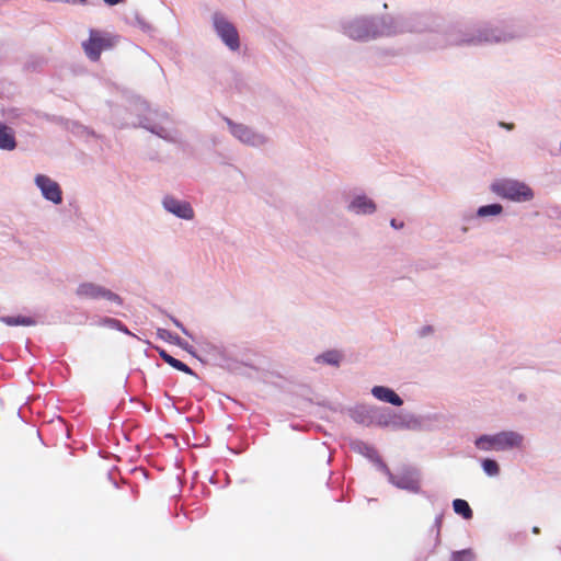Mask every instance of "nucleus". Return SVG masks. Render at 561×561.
<instances>
[{
  "instance_id": "obj_1",
  "label": "nucleus",
  "mask_w": 561,
  "mask_h": 561,
  "mask_svg": "<svg viewBox=\"0 0 561 561\" xmlns=\"http://www.w3.org/2000/svg\"><path fill=\"white\" fill-rule=\"evenodd\" d=\"M440 20L432 13H410L398 15H359L341 22V31L348 38L369 42L380 37L403 34H426L439 32Z\"/></svg>"
},
{
  "instance_id": "obj_2",
  "label": "nucleus",
  "mask_w": 561,
  "mask_h": 561,
  "mask_svg": "<svg viewBox=\"0 0 561 561\" xmlns=\"http://www.w3.org/2000/svg\"><path fill=\"white\" fill-rule=\"evenodd\" d=\"M440 20L439 32H427L433 38V48L444 47L446 45L455 46H479V45H500L519 42L529 36L527 26L516 22L503 23H483L466 30L450 28L445 30L444 22Z\"/></svg>"
},
{
  "instance_id": "obj_3",
  "label": "nucleus",
  "mask_w": 561,
  "mask_h": 561,
  "mask_svg": "<svg viewBox=\"0 0 561 561\" xmlns=\"http://www.w3.org/2000/svg\"><path fill=\"white\" fill-rule=\"evenodd\" d=\"M474 447L483 453L508 451L520 449L524 445V435L517 431H501L494 434H482L473 440Z\"/></svg>"
},
{
  "instance_id": "obj_4",
  "label": "nucleus",
  "mask_w": 561,
  "mask_h": 561,
  "mask_svg": "<svg viewBox=\"0 0 561 561\" xmlns=\"http://www.w3.org/2000/svg\"><path fill=\"white\" fill-rule=\"evenodd\" d=\"M138 125L165 141L176 142L180 139V134L167 112L148 108L147 113L139 118Z\"/></svg>"
},
{
  "instance_id": "obj_5",
  "label": "nucleus",
  "mask_w": 561,
  "mask_h": 561,
  "mask_svg": "<svg viewBox=\"0 0 561 561\" xmlns=\"http://www.w3.org/2000/svg\"><path fill=\"white\" fill-rule=\"evenodd\" d=\"M225 122L227 123L230 135L243 146L263 149L268 147L272 142L266 133L252 126L234 122L228 117L225 118Z\"/></svg>"
},
{
  "instance_id": "obj_6",
  "label": "nucleus",
  "mask_w": 561,
  "mask_h": 561,
  "mask_svg": "<svg viewBox=\"0 0 561 561\" xmlns=\"http://www.w3.org/2000/svg\"><path fill=\"white\" fill-rule=\"evenodd\" d=\"M490 188L499 197L514 203H527L535 197L534 190L527 183L515 179L497 180Z\"/></svg>"
},
{
  "instance_id": "obj_7",
  "label": "nucleus",
  "mask_w": 561,
  "mask_h": 561,
  "mask_svg": "<svg viewBox=\"0 0 561 561\" xmlns=\"http://www.w3.org/2000/svg\"><path fill=\"white\" fill-rule=\"evenodd\" d=\"M379 426L390 427L392 430H421L422 420L408 412H393L389 409L381 408V415L379 417Z\"/></svg>"
},
{
  "instance_id": "obj_8",
  "label": "nucleus",
  "mask_w": 561,
  "mask_h": 561,
  "mask_svg": "<svg viewBox=\"0 0 561 561\" xmlns=\"http://www.w3.org/2000/svg\"><path fill=\"white\" fill-rule=\"evenodd\" d=\"M211 22L217 36L227 48L231 51H238L240 48V36L234 24L219 12L213 14Z\"/></svg>"
},
{
  "instance_id": "obj_9",
  "label": "nucleus",
  "mask_w": 561,
  "mask_h": 561,
  "mask_svg": "<svg viewBox=\"0 0 561 561\" xmlns=\"http://www.w3.org/2000/svg\"><path fill=\"white\" fill-rule=\"evenodd\" d=\"M75 294L81 300L104 299L117 306H121L123 304L122 298L117 294L94 282L80 283L77 286Z\"/></svg>"
},
{
  "instance_id": "obj_10",
  "label": "nucleus",
  "mask_w": 561,
  "mask_h": 561,
  "mask_svg": "<svg viewBox=\"0 0 561 561\" xmlns=\"http://www.w3.org/2000/svg\"><path fill=\"white\" fill-rule=\"evenodd\" d=\"M380 470L388 476L389 482L396 485L397 488L410 492L419 491V474L416 470L404 469L393 474L383 462H380Z\"/></svg>"
},
{
  "instance_id": "obj_11",
  "label": "nucleus",
  "mask_w": 561,
  "mask_h": 561,
  "mask_svg": "<svg viewBox=\"0 0 561 561\" xmlns=\"http://www.w3.org/2000/svg\"><path fill=\"white\" fill-rule=\"evenodd\" d=\"M34 184L45 201L54 205L62 203V190L59 183L49 175L43 173L35 174Z\"/></svg>"
},
{
  "instance_id": "obj_12",
  "label": "nucleus",
  "mask_w": 561,
  "mask_h": 561,
  "mask_svg": "<svg viewBox=\"0 0 561 561\" xmlns=\"http://www.w3.org/2000/svg\"><path fill=\"white\" fill-rule=\"evenodd\" d=\"M346 209L357 216H370L377 211V205L363 192H354L348 196Z\"/></svg>"
},
{
  "instance_id": "obj_13",
  "label": "nucleus",
  "mask_w": 561,
  "mask_h": 561,
  "mask_svg": "<svg viewBox=\"0 0 561 561\" xmlns=\"http://www.w3.org/2000/svg\"><path fill=\"white\" fill-rule=\"evenodd\" d=\"M163 209L183 220H193L195 211L192 205L183 199H179L173 195H165L161 201Z\"/></svg>"
},
{
  "instance_id": "obj_14",
  "label": "nucleus",
  "mask_w": 561,
  "mask_h": 561,
  "mask_svg": "<svg viewBox=\"0 0 561 561\" xmlns=\"http://www.w3.org/2000/svg\"><path fill=\"white\" fill-rule=\"evenodd\" d=\"M351 417L358 424L370 426H379V417L381 408L370 404H357L350 411Z\"/></svg>"
},
{
  "instance_id": "obj_15",
  "label": "nucleus",
  "mask_w": 561,
  "mask_h": 561,
  "mask_svg": "<svg viewBox=\"0 0 561 561\" xmlns=\"http://www.w3.org/2000/svg\"><path fill=\"white\" fill-rule=\"evenodd\" d=\"M111 47L110 38L101 32L91 30L90 37L83 43V49L91 60H98L102 50Z\"/></svg>"
},
{
  "instance_id": "obj_16",
  "label": "nucleus",
  "mask_w": 561,
  "mask_h": 561,
  "mask_svg": "<svg viewBox=\"0 0 561 561\" xmlns=\"http://www.w3.org/2000/svg\"><path fill=\"white\" fill-rule=\"evenodd\" d=\"M371 394L374 398L381 402H387L396 407L403 404V400L400 398V396L396 393L391 388L386 386H374L371 388Z\"/></svg>"
},
{
  "instance_id": "obj_17",
  "label": "nucleus",
  "mask_w": 561,
  "mask_h": 561,
  "mask_svg": "<svg viewBox=\"0 0 561 561\" xmlns=\"http://www.w3.org/2000/svg\"><path fill=\"white\" fill-rule=\"evenodd\" d=\"M351 449L357 454L365 456L369 460L374 461L380 469V462H382V461H381L377 450L371 445H369L363 440L356 439V440L351 442Z\"/></svg>"
},
{
  "instance_id": "obj_18",
  "label": "nucleus",
  "mask_w": 561,
  "mask_h": 561,
  "mask_svg": "<svg viewBox=\"0 0 561 561\" xmlns=\"http://www.w3.org/2000/svg\"><path fill=\"white\" fill-rule=\"evenodd\" d=\"M16 148L15 131L12 127L0 123V149L12 151Z\"/></svg>"
},
{
  "instance_id": "obj_19",
  "label": "nucleus",
  "mask_w": 561,
  "mask_h": 561,
  "mask_svg": "<svg viewBox=\"0 0 561 561\" xmlns=\"http://www.w3.org/2000/svg\"><path fill=\"white\" fill-rule=\"evenodd\" d=\"M158 352H159V355L160 357L165 362L168 363L170 366H172L173 368L180 370V371H183L185 374H188V375H193V370L186 365L184 364L183 362L174 358L173 356H171L170 354H168L162 348H157Z\"/></svg>"
},
{
  "instance_id": "obj_20",
  "label": "nucleus",
  "mask_w": 561,
  "mask_h": 561,
  "mask_svg": "<svg viewBox=\"0 0 561 561\" xmlns=\"http://www.w3.org/2000/svg\"><path fill=\"white\" fill-rule=\"evenodd\" d=\"M503 213V206L501 204L494 203L489 205L480 206L477 211V218H491L500 216Z\"/></svg>"
},
{
  "instance_id": "obj_21",
  "label": "nucleus",
  "mask_w": 561,
  "mask_h": 561,
  "mask_svg": "<svg viewBox=\"0 0 561 561\" xmlns=\"http://www.w3.org/2000/svg\"><path fill=\"white\" fill-rule=\"evenodd\" d=\"M157 335L159 339L163 340V341H167L169 343H172L174 345H178L182 348H186L187 347V343L185 341H183L179 335L165 330V329H158L157 330Z\"/></svg>"
},
{
  "instance_id": "obj_22",
  "label": "nucleus",
  "mask_w": 561,
  "mask_h": 561,
  "mask_svg": "<svg viewBox=\"0 0 561 561\" xmlns=\"http://www.w3.org/2000/svg\"><path fill=\"white\" fill-rule=\"evenodd\" d=\"M342 355L337 351H328L316 357L317 363H324L331 366H339Z\"/></svg>"
},
{
  "instance_id": "obj_23",
  "label": "nucleus",
  "mask_w": 561,
  "mask_h": 561,
  "mask_svg": "<svg viewBox=\"0 0 561 561\" xmlns=\"http://www.w3.org/2000/svg\"><path fill=\"white\" fill-rule=\"evenodd\" d=\"M0 321L5 323L7 325H25V327H30V325H34L35 324V320L34 319H32L30 317H23V316L1 317Z\"/></svg>"
},
{
  "instance_id": "obj_24",
  "label": "nucleus",
  "mask_w": 561,
  "mask_h": 561,
  "mask_svg": "<svg viewBox=\"0 0 561 561\" xmlns=\"http://www.w3.org/2000/svg\"><path fill=\"white\" fill-rule=\"evenodd\" d=\"M454 511L461 515L465 519H470L472 517V510L470 508L467 501L461 499H456L453 502Z\"/></svg>"
},
{
  "instance_id": "obj_25",
  "label": "nucleus",
  "mask_w": 561,
  "mask_h": 561,
  "mask_svg": "<svg viewBox=\"0 0 561 561\" xmlns=\"http://www.w3.org/2000/svg\"><path fill=\"white\" fill-rule=\"evenodd\" d=\"M481 467H482L483 472L488 477H497L500 474V466L493 459H490V458L482 459Z\"/></svg>"
},
{
  "instance_id": "obj_26",
  "label": "nucleus",
  "mask_w": 561,
  "mask_h": 561,
  "mask_svg": "<svg viewBox=\"0 0 561 561\" xmlns=\"http://www.w3.org/2000/svg\"><path fill=\"white\" fill-rule=\"evenodd\" d=\"M453 561H473V553L470 549L454 552Z\"/></svg>"
},
{
  "instance_id": "obj_27",
  "label": "nucleus",
  "mask_w": 561,
  "mask_h": 561,
  "mask_svg": "<svg viewBox=\"0 0 561 561\" xmlns=\"http://www.w3.org/2000/svg\"><path fill=\"white\" fill-rule=\"evenodd\" d=\"M134 25L145 33H150L153 30L152 25L138 14L135 16Z\"/></svg>"
},
{
  "instance_id": "obj_28",
  "label": "nucleus",
  "mask_w": 561,
  "mask_h": 561,
  "mask_svg": "<svg viewBox=\"0 0 561 561\" xmlns=\"http://www.w3.org/2000/svg\"><path fill=\"white\" fill-rule=\"evenodd\" d=\"M102 324L116 330H123V323L119 320L113 318H104Z\"/></svg>"
},
{
  "instance_id": "obj_29",
  "label": "nucleus",
  "mask_w": 561,
  "mask_h": 561,
  "mask_svg": "<svg viewBox=\"0 0 561 561\" xmlns=\"http://www.w3.org/2000/svg\"><path fill=\"white\" fill-rule=\"evenodd\" d=\"M171 320L175 324V327L179 328L185 335L191 336L190 332L178 319L171 317Z\"/></svg>"
},
{
  "instance_id": "obj_30",
  "label": "nucleus",
  "mask_w": 561,
  "mask_h": 561,
  "mask_svg": "<svg viewBox=\"0 0 561 561\" xmlns=\"http://www.w3.org/2000/svg\"><path fill=\"white\" fill-rule=\"evenodd\" d=\"M477 218L476 213H463L462 214V221L466 224H470L472 220Z\"/></svg>"
},
{
  "instance_id": "obj_31",
  "label": "nucleus",
  "mask_w": 561,
  "mask_h": 561,
  "mask_svg": "<svg viewBox=\"0 0 561 561\" xmlns=\"http://www.w3.org/2000/svg\"><path fill=\"white\" fill-rule=\"evenodd\" d=\"M500 126H501L502 128L507 129V130H513V129H514V124H512V123H504V122H501V123H500Z\"/></svg>"
},
{
  "instance_id": "obj_32",
  "label": "nucleus",
  "mask_w": 561,
  "mask_h": 561,
  "mask_svg": "<svg viewBox=\"0 0 561 561\" xmlns=\"http://www.w3.org/2000/svg\"><path fill=\"white\" fill-rule=\"evenodd\" d=\"M108 5H116L123 3L125 0H103Z\"/></svg>"
},
{
  "instance_id": "obj_33",
  "label": "nucleus",
  "mask_w": 561,
  "mask_h": 561,
  "mask_svg": "<svg viewBox=\"0 0 561 561\" xmlns=\"http://www.w3.org/2000/svg\"><path fill=\"white\" fill-rule=\"evenodd\" d=\"M390 225H391L393 228H396V229H400V228H402V227H403V224H402V222L397 224V220H396V219H392V220L390 221Z\"/></svg>"
},
{
  "instance_id": "obj_34",
  "label": "nucleus",
  "mask_w": 561,
  "mask_h": 561,
  "mask_svg": "<svg viewBox=\"0 0 561 561\" xmlns=\"http://www.w3.org/2000/svg\"><path fill=\"white\" fill-rule=\"evenodd\" d=\"M121 332H124L126 334H129L131 335V333L129 332V330L123 324V330H119Z\"/></svg>"
},
{
  "instance_id": "obj_35",
  "label": "nucleus",
  "mask_w": 561,
  "mask_h": 561,
  "mask_svg": "<svg viewBox=\"0 0 561 561\" xmlns=\"http://www.w3.org/2000/svg\"><path fill=\"white\" fill-rule=\"evenodd\" d=\"M533 531H534L535 534H538V533H539V528H538V527H534Z\"/></svg>"
},
{
  "instance_id": "obj_36",
  "label": "nucleus",
  "mask_w": 561,
  "mask_h": 561,
  "mask_svg": "<svg viewBox=\"0 0 561 561\" xmlns=\"http://www.w3.org/2000/svg\"><path fill=\"white\" fill-rule=\"evenodd\" d=\"M461 230H462L463 232H467V231H468V227H467V226H465V227H462V229H461Z\"/></svg>"
},
{
  "instance_id": "obj_37",
  "label": "nucleus",
  "mask_w": 561,
  "mask_h": 561,
  "mask_svg": "<svg viewBox=\"0 0 561 561\" xmlns=\"http://www.w3.org/2000/svg\"><path fill=\"white\" fill-rule=\"evenodd\" d=\"M431 330H432L431 328H426L425 333H428V331H431Z\"/></svg>"
},
{
  "instance_id": "obj_38",
  "label": "nucleus",
  "mask_w": 561,
  "mask_h": 561,
  "mask_svg": "<svg viewBox=\"0 0 561 561\" xmlns=\"http://www.w3.org/2000/svg\"><path fill=\"white\" fill-rule=\"evenodd\" d=\"M431 330H432L431 328H426L425 333H428V331H431Z\"/></svg>"
}]
</instances>
